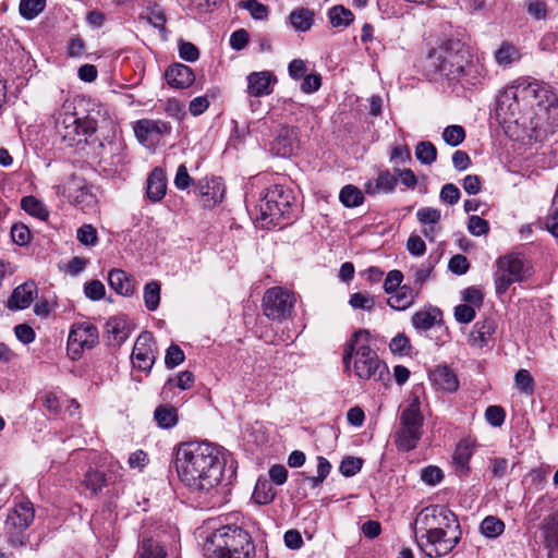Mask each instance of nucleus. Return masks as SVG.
<instances>
[{
	"label": "nucleus",
	"instance_id": "423d86ee",
	"mask_svg": "<svg viewBox=\"0 0 558 558\" xmlns=\"http://www.w3.org/2000/svg\"><path fill=\"white\" fill-rule=\"evenodd\" d=\"M424 416L417 396H411L399 417V427L395 434V442L399 450H413L423 435Z\"/></svg>",
	"mask_w": 558,
	"mask_h": 558
},
{
	"label": "nucleus",
	"instance_id": "dca6fc26",
	"mask_svg": "<svg viewBox=\"0 0 558 558\" xmlns=\"http://www.w3.org/2000/svg\"><path fill=\"white\" fill-rule=\"evenodd\" d=\"M38 289L33 280L17 286L10 295L7 307L11 311L27 308L37 296Z\"/></svg>",
	"mask_w": 558,
	"mask_h": 558
},
{
	"label": "nucleus",
	"instance_id": "bf43d9fd",
	"mask_svg": "<svg viewBox=\"0 0 558 558\" xmlns=\"http://www.w3.org/2000/svg\"><path fill=\"white\" fill-rule=\"evenodd\" d=\"M402 280H403V275L400 270H390L387 274V277L384 282L385 291L388 294H390L393 291L398 290L399 288H401L400 284H401Z\"/></svg>",
	"mask_w": 558,
	"mask_h": 558
},
{
	"label": "nucleus",
	"instance_id": "6e6d98bb",
	"mask_svg": "<svg viewBox=\"0 0 558 558\" xmlns=\"http://www.w3.org/2000/svg\"><path fill=\"white\" fill-rule=\"evenodd\" d=\"M517 387L525 392L531 393L534 388L533 378L527 369H519L514 377Z\"/></svg>",
	"mask_w": 558,
	"mask_h": 558
},
{
	"label": "nucleus",
	"instance_id": "c756f323",
	"mask_svg": "<svg viewBox=\"0 0 558 558\" xmlns=\"http://www.w3.org/2000/svg\"><path fill=\"white\" fill-rule=\"evenodd\" d=\"M441 312L436 307L418 311L412 316V325L420 330H429L439 320Z\"/></svg>",
	"mask_w": 558,
	"mask_h": 558
},
{
	"label": "nucleus",
	"instance_id": "09e8293b",
	"mask_svg": "<svg viewBox=\"0 0 558 558\" xmlns=\"http://www.w3.org/2000/svg\"><path fill=\"white\" fill-rule=\"evenodd\" d=\"M416 218L422 225H438L441 214L437 208L422 207L417 210Z\"/></svg>",
	"mask_w": 558,
	"mask_h": 558
},
{
	"label": "nucleus",
	"instance_id": "ddd939ff",
	"mask_svg": "<svg viewBox=\"0 0 558 558\" xmlns=\"http://www.w3.org/2000/svg\"><path fill=\"white\" fill-rule=\"evenodd\" d=\"M156 361V342L151 332H142L133 347L132 362L134 367L149 372Z\"/></svg>",
	"mask_w": 558,
	"mask_h": 558
},
{
	"label": "nucleus",
	"instance_id": "9d476101",
	"mask_svg": "<svg viewBox=\"0 0 558 558\" xmlns=\"http://www.w3.org/2000/svg\"><path fill=\"white\" fill-rule=\"evenodd\" d=\"M294 303L295 296L291 291L272 287L263 296V313L269 319L281 322L291 316Z\"/></svg>",
	"mask_w": 558,
	"mask_h": 558
},
{
	"label": "nucleus",
	"instance_id": "72a5a7b5",
	"mask_svg": "<svg viewBox=\"0 0 558 558\" xmlns=\"http://www.w3.org/2000/svg\"><path fill=\"white\" fill-rule=\"evenodd\" d=\"M163 547L151 538H144L137 549V558H166Z\"/></svg>",
	"mask_w": 558,
	"mask_h": 558
},
{
	"label": "nucleus",
	"instance_id": "e433bc0d",
	"mask_svg": "<svg viewBox=\"0 0 558 558\" xmlns=\"http://www.w3.org/2000/svg\"><path fill=\"white\" fill-rule=\"evenodd\" d=\"M22 208L29 215L40 219L47 220L49 211L46 206L34 196H25L21 201Z\"/></svg>",
	"mask_w": 558,
	"mask_h": 558
},
{
	"label": "nucleus",
	"instance_id": "4468645a",
	"mask_svg": "<svg viewBox=\"0 0 558 558\" xmlns=\"http://www.w3.org/2000/svg\"><path fill=\"white\" fill-rule=\"evenodd\" d=\"M536 97V85L519 83L517 85L508 86L498 99L499 110L505 107L514 116L519 111V100Z\"/></svg>",
	"mask_w": 558,
	"mask_h": 558
},
{
	"label": "nucleus",
	"instance_id": "393cba45",
	"mask_svg": "<svg viewBox=\"0 0 558 558\" xmlns=\"http://www.w3.org/2000/svg\"><path fill=\"white\" fill-rule=\"evenodd\" d=\"M474 442L470 439H462L456 447L453 462L460 475L466 474L470 470L469 462L473 456Z\"/></svg>",
	"mask_w": 558,
	"mask_h": 558
},
{
	"label": "nucleus",
	"instance_id": "473e14b6",
	"mask_svg": "<svg viewBox=\"0 0 558 558\" xmlns=\"http://www.w3.org/2000/svg\"><path fill=\"white\" fill-rule=\"evenodd\" d=\"M73 201L84 211L94 209L97 204V198L92 192V187L87 185L77 186Z\"/></svg>",
	"mask_w": 558,
	"mask_h": 558
},
{
	"label": "nucleus",
	"instance_id": "603ef678",
	"mask_svg": "<svg viewBox=\"0 0 558 558\" xmlns=\"http://www.w3.org/2000/svg\"><path fill=\"white\" fill-rule=\"evenodd\" d=\"M105 475L99 471H88L85 475L84 484L94 494L98 493L105 485Z\"/></svg>",
	"mask_w": 558,
	"mask_h": 558
},
{
	"label": "nucleus",
	"instance_id": "69168bd1",
	"mask_svg": "<svg viewBox=\"0 0 558 558\" xmlns=\"http://www.w3.org/2000/svg\"><path fill=\"white\" fill-rule=\"evenodd\" d=\"M105 291V286L99 280H92L90 282L86 283L84 289L85 295L93 301L102 299Z\"/></svg>",
	"mask_w": 558,
	"mask_h": 558
},
{
	"label": "nucleus",
	"instance_id": "f704fd0d",
	"mask_svg": "<svg viewBox=\"0 0 558 558\" xmlns=\"http://www.w3.org/2000/svg\"><path fill=\"white\" fill-rule=\"evenodd\" d=\"M340 202L349 208L357 207L363 204L364 195L362 191L352 184L343 186L339 194Z\"/></svg>",
	"mask_w": 558,
	"mask_h": 558
},
{
	"label": "nucleus",
	"instance_id": "6e6552de",
	"mask_svg": "<svg viewBox=\"0 0 558 558\" xmlns=\"http://www.w3.org/2000/svg\"><path fill=\"white\" fill-rule=\"evenodd\" d=\"M216 558H252L254 545L247 532L238 526H223L213 534Z\"/></svg>",
	"mask_w": 558,
	"mask_h": 558
},
{
	"label": "nucleus",
	"instance_id": "412c9836",
	"mask_svg": "<svg viewBox=\"0 0 558 558\" xmlns=\"http://www.w3.org/2000/svg\"><path fill=\"white\" fill-rule=\"evenodd\" d=\"M108 282L111 289L123 296H131L135 291L133 278L121 269L110 270Z\"/></svg>",
	"mask_w": 558,
	"mask_h": 558
},
{
	"label": "nucleus",
	"instance_id": "864d4df0",
	"mask_svg": "<svg viewBox=\"0 0 558 558\" xmlns=\"http://www.w3.org/2000/svg\"><path fill=\"white\" fill-rule=\"evenodd\" d=\"M468 230L472 235L481 236L488 233L489 225L487 220L474 215L469 218Z\"/></svg>",
	"mask_w": 558,
	"mask_h": 558
},
{
	"label": "nucleus",
	"instance_id": "680f3d73",
	"mask_svg": "<svg viewBox=\"0 0 558 558\" xmlns=\"http://www.w3.org/2000/svg\"><path fill=\"white\" fill-rule=\"evenodd\" d=\"M439 197L444 203L454 205L460 198V191L454 184L447 183L441 187Z\"/></svg>",
	"mask_w": 558,
	"mask_h": 558
},
{
	"label": "nucleus",
	"instance_id": "bb28decb",
	"mask_svg": "<svg viewBox=\"0 0 558 558\" xmlns=\"http://www.w3.org/2000/svg\"><path fill=\"white\" fill-rule=\"evenodd\" d=\"M167 191L165 172L161 169H155L147 179V196L153 202L163 198Z\"/></svg>",
	"mask_w": 558,
	"mask_h": 558
},
{
	"label": "nucleus",
	"instance_id": "9b49d317",
	"mask_svg": "<svg viewBox=\"0 0 558 558\" xmlns=\"http://www.w3.org/2000/svg\"><path fill=\"white\" fill-rule=\"evenodd\" d=\"M99 339L98 329L90 323L75 324L68 338V353L72 360L81 356L84 350L93 349Z\"/></svg>",
	"mask_w": 558,
	"mask_h": 558
},
{
	"label": "nucleus",
	"instance_id": "052dcab7",
	"mask_svg": "<svg viewBox=\"0 0 558 558\" xmlns=\"http://www.w3.org/2000/svg\"><path fill=\"white\" fill-rule=\"evenodd\" d=\"M454 318L462 324H469L475 318V310L469 304H460L454 308Z\"/></svg>",
	"mask_w": 558,
	"mask_h": 558
},
{
	"label": "nucleus",
	"instance_id": "7c9ffc66",
	"mask_svg": "<svg viewBox=\"0 0 558 558\" xmlns=\"http://www.w3.org/2000/svg\"><path fill=\"white\" fill-rule=\"evenodd\" d=\"M495 61L500 66H509L521 58L519 49L509 41H504L495 51Z\"/></svg>",
	"mask_w": 558,
	"mask_h": 558
},
{
	"label": "nucleus",
	"instance_id": "4c0bfd02",
	"mask_svg": "<svg viewBox=\"0 0 558 558\" xmlns=\"http://www.w3.org/2000/svg\"><path fill=\"white\" fill-rule=\"evenodd\" d=\"M160 302V284L158 281H150L144 287V303L148 311H155Z\"/></svg>",
	"mask_w": 558,
	"mask_h": 558
},
{
	"label": "nucleus",
	"instance_id": "6ab92c4d",
	"mask_svg": "<svg viewBox=\"0 0 558 558\" xmlns=\"http://www.w3.org/2000/svg\"><path fill=\"white\" fill-rule=\"evenodd\" d=\"M166 78L172 87L187 88L194 83L195 75L190 66L175 63L166 71Z\"/></svg>",
	"mask_w": 558,
	"mask_h": 558
},
{
	"label": "nucleus",
	"instance_id": "2f4dec72",
	"mask_svg": "<svg viewBox=\"0 0 558 558\" xmlns=\"http://www.w3.org/2000/svg\"><path fill=\"white\" fill-rule=\"evenodd\" d=\"M154 417L159 427L171 428L178 423V411L172 405L162 404L155 410Z\"/></svg>",
	"mask_w": 558,
	"mask_h": 558
},
{
	"label": "nucleus",
	"instance_id": "5fc2aeb1",
	"mask_svg": "<svg viewBox=\"0 0 558 558\" xmlns=\"http://www.w3.org/2000/svg\"><path fill=\"white\" fill-rule=\"evenodd\" d=\"M505 410L499 405H489L485 411L486 421L494 427H500L505 422Z\"/></svg>",
	"mask_w": 558,
	"mask_h": 558
},
{
	"label": "nucleus",
	"instance_id": "a18cd8bd",
	"mask_svg": "<svg viewBox=\"0 0 558 558\" xmlns=\"http://www.w3.org/2000/svg\"><path fill=\"white\" fill-rule=\"evenodd\" d=\"M193 383L194 375L189 371H184L181 372L177 377L169 378L163 387V390L167 388L171 389L174 386L181 390H186L192 387Z\"/></svg>",
	"mask_w": 558,
	"mask_h": 558
},
{
	"label": "nucleus",
	"instance_id": "a878e982",
	"mask_svg": "<svg viewBox=\"0 0 558 558\" xmlns=\"http://www.w3.org/2000/svg\"><path fill=\"white\" fill-rule=\"evenodd\" d=\"M417 296V292L408 286H402L398 290L390 293L388 298V305L398 311H403L410 307Z\"/></svg>",
	"mask_w": 558,
	"mask_h": 558
},
{
	"label": "nucleus",
	"instance_id": "7ed1b4c3",
	"mask_svg": "<svg viewBox=\"0 0 558 558\" xmlns=\"http://www.w3.org/2000/svg\"><path fill=\"white\" fill-rule=\"evenodd\" d=\"M372 335L366 329L355 330L343 345L342 363L359 381H373L387 387L391 376L387 364L371 347Z\"/></svg>",
	"mask_w": 558,
	"mask_h": 558
},
{
	"label": "nucleus",
	"instance_id": "58836bf2",
	"mask_svg": "<svg viewBox=\"0 0 558 558\" xmlns=\"http://www.w3.org/2000/svg\"><path fill=\"white\" fill-rule=\"evenodd\" d=\"M415 156L421 163L432 165L437 158V149L428 141L420 142L415 148Z\"/></svg>",
	"mask_w": 558,
	"mask_h": 558
},
{
	"label": "nucleus",
	"instance_id": "3c124183",
	"mask_svg": "<svg viewBox=\"0 0 558 558\" xmlns=\"http://www.w3.org/2000/svg\"><path fill=\"white\" fill-rule=\"evenodd\" d=\"M185 359L184 352L177 344H171L166 352L165 364L167 368H174Z\"/></svg>",
	"mask_w": 558,
	"mask_h": 558
},
{
	"label": "nucleus",
	"instance_id": "ea45409f",
	"mask_svg": "<svg viewBox=\"0 0 558 558\" xmlns=\"http://www.w3.org/2000/svg\"><path fill=\"white\" fill-rule=\"evenodd\" d=\"M46 7V0H21L20 2V13L26 20H33Z\"/></svg>",
	"mask_w": 558,
	"mask_h": 558
},
{
	"label": "nucleus",
	"instance_id": "338daca9",
	"mask_svg": "<svg viewBox=\"0 0 558 558\" xmlns=\"http://www.w3.org/2000/svg\"><path fill=\"white\" fill-rule=\"evenodd\" d=\"M462 299L466 304L480 307L483 304L484 295L480 289L471 287L463 291Z\"/></svg>",
	"mask_w": 558,
	"mask_h": 558
},
{
	"label": "nucleus",
	"instance_id": "13d9d810",
	"mask_svg": "<svg viewBox=\"0 0 558 558\" xmlns=\"http://www.w3.org/2000/svg\"><path fill=\"white\" fill-rule=\"evenodd\" d=\"M389 348L393 353L408 354L411 349L410 340L403 333L397 335L391 339Z\"/></svg>",
	"mask_w": 558,
	"mask_h": 558
},
{
	"label": "nucleus",
	"instance_id": "774afa93",
	"mask_svg": "<svg viewBox=\"0 0 558 558\" xmlns=\"http://www.w3.org/2000/svg\"><path fill=\"white\" fill-rule=\"evenodd\" d=\"M173 182L179 190H186L191 186L193 179L190 177L185 165L182 163L178 167Z\"/></svg>",
	"mask_w": 558,
	"mask_h": 558
},
{
	"label": "nucleus",
	"instance_id": "f8f14e48",
	"mask_svg": "<svg viewBox=\"0 0 558 558\" xmlns=\"http://www.w3.org/2000/svg\"><path fill=\"white\" fill-rule=\"evenodd\" d=\"M34 518L35 509L29 501H22L10 510L5 521V529L11 534L10 542L13 545L22 544V541L15 539L13 535L26 530L32 524Z\"/></svg>",
	"mask_w": 558,
	"mask_h": 558
},
{
	"label": "nucleus",
	"instance_id": "39448f33",
	"mask_svg": "<svg viewBox=\"0 0 558 558\" xmlns=\"http://www.w3.org/2000/svg\"><path fill=\"white\" fill-rule=\"evenodd\" d=\"M72 100H65L56 114L54 128L66 146L86 142L97 130V121L90 116H80Z\"/></svg>",
	"mask_w": 558,
	"mask_h": 558
},
{
	"label": "nucleus",
	"instance_id": "c9c22d12",
	"mask_svg": "<svg viewBox=\"0 0 558 558\" xmlns=\"http://www.w3.org/2000/svg\"><path fill=\"white\" fill-rule=\"evenodd\" d=\"M481 533L488 538H496L505 531V523L497 517L488 515L480 524Z\"/></svg>",
	"mask_w": 558,
	"mask_h": 558
},
{
	"label": "nucleus",
	"instance_id": "0e129e2a",
	"mask_svg": "<svg viewBox=\"0 0 558 558\" xmlns=\"http://www.w3.org/2000/svg\"><path fill=\"white\" fill-rule=\"evenodd\" d=\"M77 240L84 245H95L97 232L90 225H84L77 230Z\"/></svg>",
	"mask_w": 558,
	"mask_h": 558
},
{
	"label": "nucleus",
	"instance_id": "f03ea898",
	"mask_svg": "<svg viewBox=\"0 0 558 558\" xmlns=\"http://www.w3.org/2000/svg\"><path fill=\"white\" fill-rule=\"evenodd\" d=\"M175 468L180 480L194 490L216 487L223 474L217 449L205 441L180 444L175 451Z\"/></svg>",
	"mask_w": 558,
	"mask_h": 558
},
{
	"label": "nucleus",
	"instance_id": "e2e57ef3",
	"mask_svg": "<svg viewBox=\"0 0 558 558\" xmlns=\"http://www.w3.org/2000/svg\"><path fill=\"white\" fill-rule=\"evenodd\" d=\"M11 236L17 245H25L31 240L29 229L24 225H14L11 228Z\"/></svg>",
	"mask_w": 558,
	"mask_h": 558
},
{
	"label": "nucleus",
	"instance_id": "f3484780",
	"mask_svg": "<svg viewBox=\"0 0 558 558\" xmlns=\"http://www.w3.org/2000/svg\"><path fill=\"white\" fill-rule=\"evenodd\" d=\"M542 543L547 558H558V513L544 519L541 526Z\"/></svg>",
	"mask_w": 558,
	"mask_h": 558
},
{
	"label": "nucleus",
	"instance_id": "1a4fd4ad",
	"mask_svg": "<svg viewBox=\"0 0 558 558\" xmlns=\"http://www.w3.org/2000/svg\"><path fill=\"white\" fill-rule=\"evenodd\" d=\"M494 272L495 290L498 295L505 294L515 282H523L532 275V267L520 253H509L496 259Z\"/></svg>",
	"mask_w": 558,
	"mask_h": 558
},
{
	"label": "nucleus",
	"instance_id": "20e7f679",
	"mask_svg": "<svg viewBox=\"0 0 558 558\" xmlns=\"http://www.w3.org/2000/svg\"><path fill=\"white\" fill-rule=\"evenodd\" d=\"M426 66L435 74L462 85L475 86L485 76V68L477 58L472 57L466 49H454L452 46L430 52Z\"/></svg>",
	"mask_w": 558,
	"mask_h": 558
},
{
	"label": "nucleus",
	"instance_id": "b1692460",
	"mask_svg": "<svg viewBox=\"0 0 558 558\" xmlns=\"http://www.w3.org/2000/svg\"><path fill=\"white\" fill-rule=\"evenodd\" d=\"M199 193L204 197V206L211 207L220 203L225 197V186L218 179H211L205 184L199 182Z\"/></svg>",
	"mask_w": 558,
	"mask_h": 558
},
{
	"label": "nucleus",
	"instance_id": "f257e3e1",
	"mask_svg": "<svg viewBox=\"0 0 558 558\" xmlns=\"http://www.w3.org/2000/svg\"><path fill=\"white\" fill-rule=\"evenodd\" d=\"M413 529L418 548L430 558L450 554L462 537L457 515L445 506L439 505L422 509L415 519Z\"/></svg>",
	"mask_w": 558,
	"mask_h": 558
},
{
	"label": "nucleus",
	"instance_id": "a19ab883",
	"mask_svg": "<svg viewBox=\"0 0 558 558\" xmlns=\"http://www.w3.org/2000/svg\"><path fill=\"white\" fill-rule=\"evenodd\" d=\"M290 21L295 29L305 32L308 31L312 26L313 15L311 11L300 9L291 12Z\"/></svg>",
	"mask_w": 558,
	"mask_h": 558
},
{
	"label": "nucleus",
	"instance_id": "2eb2a0df",
	"mask_svg": "<svg viewBox=\"0 0 558 558\" xmlns=\"http://www.w3.org/2000/svg\"><path fill=\"white\" fill-rule=\"evenodd\" d=\"M170 132V126L160 120L142 119L134 125L136 138L142 144L153 143L158 136Z\"/></svg>",
	"mask_w": 558,
	"mask_h": 558
},
{
	"label": "nucleus",
	"instance_id": "37998d69",
	"mask_svg": "<svg viewBox=\"0 0 558 558\" xmlns=\"http://www.w3.org/2000/svg\"><path fill=\"white\" fill-rule=\"evenodd\" d=\"M465 138V131L461 125H449L442 132V140L449 146L456 147Z\"/></svg>",
	"mask_w": 558,
	"mask_h": 558
},
{
	"label": "nucleus",
	"instance_id": "c03bdc74",
	"mask_svg": "<svg viewBox=\"0 0 558 558\" xmlns=\"http://www.w3.org/2000/svg\"><path fill=\"white\" fill-rule=\"evenodd\" d=\"M329 19L330 23L338 27V26H347L349 25L353 20V14L350 10L344 9L343 7H333L329 11Z\"/></svg>",
	"mask_w": 558,
	"mask_h": 558
},
{
	"label": "nucleus",
	"instance_id": "cd10ccee",
	"mask_svg": "<svg viewBox=\"0 0 558 558\" xmlns=\"http://www.w3.org/2000/svg\"><path fill=\"white\" fill-rule=\"evenodd\" d=\"M294 131L290 128H281L272 143V151L280 157H288L294 147Z\"/></svg>",
	"mask_w": 558,
	"mask_h": 558
},
{
	"label": "nucleus",
	"instance_id": "aec40b11",
	"mask_svg": "<svg viewBox=\"0 0 558 558\" xmlns=\"http://www.w3.org/2000/svg\"><path fill=\"white\" fill-rule=\"evenodd\" d=\"M496 330V323L492 318H485L482 322H477L473 326V330L470 335V344L472 347L483 348L492 339Z\"/></svg>",
	"mask_w": 558,
	"mask_h": 558
},
{
	"label": "nucleus",
	"instance_id": "79ce46f5",
	"mask_svg": "<svg viewBox=\"0 0 558 558\" xmlns=\"http://www.w3.org/2000/svg\"><path fill=\"white\" fill-rule=\"evenodd\" d=\"M275 490L266 481H258L253 492V498L259 505H267L275 498Z\"/></svg>",
	"mask_w": 558,
	"mask_h": 558
},
{
	"label": "nucleus",
	"instance_id": "8fccbe9b",
	"mask_svg": "<svg viewBox=\"0 0 558 558\" xmlns=\"http://www.w3.org/2000/svg\"><path fill=\"white\" fill-rule=\"evenodd\" d=\"M526 12L535 20L547 17V4L544 0H525Z\"/></svg>",
	"mask_w": 558,
	"mask_h": 558
},
{
	"label": "nucleus",
	"instance_id": "de8ad7c7",
	"mask_svg": "<svg viewBox=\"0 0 558 558\" xmlns=\"http://www.w3.org/2000/svg\"><path fill=\"white\" fill-rule=\"evenodd\" d=\"M240 7L247 10L255 20H265L268 15V8L257 0L241 1Z\"/></svg>",
	"mask_w": 558,
	"mask_h": 558
},
{
	"label": "nucleus",
	"instance_id": "c85d7f7f",
	"mask_svg": "<svg viewBox=\"0 0 558 558\" xmlns=\"http://www.w3.org/2000/svg\"><path fill=\"white\" fill-rule=\"evenodd\" d=\"M107 332L114 344L120 345L130 336V327L123 317H112L106 324Z\"/></svg>",
	"mask_w": 558,
	"mask_h": 558
},
{
	"label": "nucleus",
	"instance_id": "4d7b16f0",
	"mask_svg": "<svg viewBox=\"0 0 558 558\" xmlns=\"http://www.w3.org/2000/svg\"><path fill=\"white\" fill-rule=\"evenodd\" d=\"M362 468V460L354 457H347L340 464V472L344 476L355 475Z\"/></svg>",
	"mask_w": 558,
	"mask_h": 558
},
{
	"label": "nucleus",
	"instance_id": "a211bd4d",
	"mask_svg": "<svg viewBox=\"0 0 558 558\" xmlns=\"http://www.w3.org/2000/svg\"><path fill=\"white\" fill-rule=\"evenodd\" d=\"M397 178L388 170L379 171L377 177L367 180L364 184V191L368 195L380 193H392L397 186Z\"/></svg>",
	"mask_w": 558,
	"mask_h": 558
},
{
	"label": "nucleus",
	"instance_id": "0eeeda50",
	"mask_svg": "<svg viewBox=\"0 0 558 558\" xmlns=\"http://www.w3.org/2000/svg\"><path fill=\"white\" fill-rule=\"evenodd\" d=\"M292 191L282 185H274L266 190L256 205L255 219L263 227L276 226L289 216L292 206Z\"/></svg>",
	"mask_w": 558,
	"mask_h": 558
},
{
	"label": "nucleus",
	"instance_id": "49530a36",
	"mask_svg": "<svg viewBox=\"0 0 558 558\" xmlns=\"http://www.w3.org/2000/svg\"><path fill=\"white\" fill-rule=\"evenodd\" d=\"M349 304L355 310L372 311L375 305L374 298L368 293L356 292L351 294Z\"/></svg>",
	"mask_w": 558,
	"mask_h": 558
},
{
	"label": "nucleus",
	"instance_id": "4be33fe9",
	"mask_svg": "<svg viewBox=\"0 0 558 558\" xmlns=\"http://www.w3.org/2000/svg\"><path fill=\"white\" fill-rule=\"evenodd\" d=\"M430 377L434 384L444 391L453 392L459 388L457 375L446 365L437 366Z\"/></svg>",
	"mask_w": 558,
	"mask_h": 558
},
{
	"label": "nucleus",
	"instance_id": "5701e85b",
	"mask_svg": "<svg viewBox=\"0 0 558 558\" xmlns=\"http://www.w3.org/2000/svg\"><path fill=\"white\" fill-rule=\"evenodd\" d=\"M271 74L269 72H254L247 76V93L254 97L271 93Z\"/></svg>",
	"mask_w": 558,
	"mask_h": 558
}]
</instances>
